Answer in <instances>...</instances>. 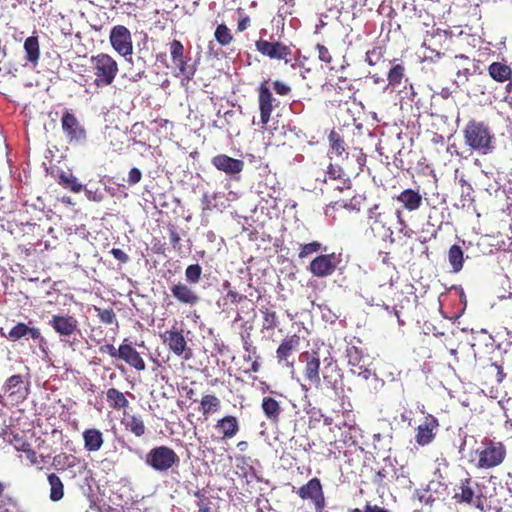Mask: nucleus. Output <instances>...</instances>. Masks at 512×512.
<instances>
[{
  "instance_id": "1",
  "label": "nucleus",
  "mask_w": 512,
  "mask_h": 512,
  "mask_svg": "<svg viewBox=\"0 0 512 512\" xmlns=\"http://www.w3.org/2000/svg\"><path fill=\"white\" fill-rule=\"evenodd\" d=\"M468 462L479 470H489L501 465L507 457V448L502 441L485 436L468 455Z\"/></svg>"
},
{
  "instance_id": "2",
  "label": "nucleus",
  "mask_w": 512,
  "mask_h": 512,
  "mask_svg": "<svg viewBox=\"0 0 512 512\" xmlns=\"http://www.w3.org/2000/svg\"><path fill=\"white\" fill-rule=\"evenodd\" d=\"M395 219L400 226L407 227V223L402 217V211L395 209L392 205L375 204L368 211V223L372 231L382 237H390L391 242H394L391 228Z\"/></svg>"
},
{
  "instance_id": "3",
  "label": "nucleus",
  "mask_w": 512,
  "mask_h": 512,
  "mask_svg": "<svg viewBox=\"0 0 512 512\" xmlns=\"http://www.w3.org/2000/svg\"><path fill=\"white\" fill-rule=\"evenodd\" d=\"M465 144L480 154L487 155L495 150V136L488 124L471 119L463 129Z\"/></svg>"
},
{
  "instance_id": "4",
  "label": "nucleus",
  "mask_w": 512,
  "mask_h": 512,
  "mask_svg": "<svg viewBox=\"0 0 512 512\" xmlns=\"http://www.w3.org/2000/svg\"><path fill=\"white\" fill-rule=\"evenodd\" d=\"M90 67L94 75V85L103 88L111 85L118 72L117 61L107 53H98L90 58Z\"/></svg>"
},
{
  "instance_id": "5",
  "label": "nucleus",
  "mask_w": 512,
  "mask_h": 512,
  "mask_svg": "<svg viewBox=\"0 0 512 512\" xmlns=\"http://www.w3.org/2000/svg\"><path fill=\"white\" fill-rule=\"evenodd\" d=\"M346 357L351 373L372 383V389L368 385L370 392H372V390L377 391L384 385V381L380 379L374 371L366 367L362 349L357 346H349L346 350Z\"/></svg>"
},
{
  "instance_id": "6",
  "label": "nucleus",
  "mask_w": 512,
  "mask_h": 512,
  "mask_svg": "<svg viewBox=\"0 0 512 512\" xmlns=\"http://www.w3.org/2000/svg\"><path fill=\"white\" fill-rule=\"evenodd\" d=\"M179 456L170 447L161 445L150 449L145 456V463L156 472H167L179 464Z\"/></svg>"
},
{
  "instance_id": "7",
  "label": "nucleus",
  "mask_w": 512,
  "mask_h": 512,
  "mask_svg": "<svg viewBox=\"0 0 512 512\" xmlns=\"http://www.w3.org/2000/svg\"><path fill=\"white\" fill-rule=\"evenodd\" d=\"M61 128L68 144L81 146L87 142V131L76 115L66 109L61 116Z\"/></svg>"
},
{
  "instance_id": "8",
  "label": "nucleus",
  "mask_w": 512,
  "mask_h": 512,
  "mask_svg": "<svg viewBox=\"0 0 512 512\" xmlns=\"http://www.w3.org/2000/svg\"><path fill=\"white\" fill-rule=\"evenodd\" d=\"M255 48L257 52L270 60L284 61L286 64L292 61V48L281 41H270L260 37L255 42Z\"/></svg>"
},
{
  "instance_id": "9",
  "label": "nucleus",
  "mask_w": 512,
  "mask_h": 512,
  "mask_svg": "<svg viewBox=\"0 0 512 512\" xmlns=\"http://www.w3.org/2000/svg\"><path fill=\"white\" fill-rule=\"evenodd\" d=\"M340 262V255L320 254L309 263L307 270L316 278H327L335 273Z\"/></svg>"
},
{
  "instance_id": "10",
  "label": "nucleus",
  "mask_w": 512,
  "mask_h": 512,
  "mask_svg": "<svg viewBox=\"0 0 512 512\" xmlns=\"http://www.w3.org/2000/svg\"><path fill=\"white\" fill-rule=\"evenodd\" d=\"M111 47L122 57L131 56L133 53V41L130 30L124 25H115L109 34Z\"/></svg>"
},
{
  "instance_id": "11",
  "label": "nucleus",
  "mask_w": 512,
  "mask_h": 512,
  "mask_svg": "<svg viewBox=\"0 0 512 512\" xmlns=\"http://www.w3.org/2000/svg\"><path fill=\"white\" fill-rule=\"evenodd\" d=\"M163 343L176 356L189 360L192 356V350L188 347L187 341L182 330L173 327L160 335Z\"/></svg>"
},
{
  "instance_id": "12",
  "label": "nucleus",
  "mask_w": 512,
  "mask_h": 512,
  "mask_svg": "<svg viewBox=\"0 0 512 512\" xmlns=\"http://www.w3.org/2000/svg\"><path fill=\"white\" fill-rule=\"evenodd\" d=\"M168 45L171 60L175 67L178 69L177 75L184 76L188 81L191 80L195 75L196 69L193 66L188 65L190 58L184 54V45L177 39H173L171 42H169Z\"/></svg>"
},
{
  "instance_id": "13",
  "label": "nucleus",
  "mask_w": 512,
  "mask_h": 512,
  "mask_svg": "<svg viewBox=\"0 0 512 512\" xmlns=\"http://www.w3.org/2000/svg\"><path fill=\"white\" fill-rule=\"evenodd\" d=\"M302 500H310L317 512H322L325 507V496L320 479L314 477L297 490Z\"/></svg>"
},
{
  "instance_id": "14",
  "label": "nucleus",
  "mask_w": 512,
  "mask_h": 512,
  "mask_svg": "<svg viewBox=\"0 0 512 512\" xmlns=\"http://www.w3.org/2000/svg\"><path fill=\"white\" fill-rule=\"evenodd\" d=\"M299 360L304 363L303 375L309 384L318 387L320 385V356L317 351H305L300 354Z\"/></svg>"
},
{
  "instance_id": "15",
  "label": "nucleus",
  "mask_w": 512,
  "mask_h": 512,
  "mask_svg": "<svg viewBox=\"0 0 512 512\" xmlns=\"http://www.w3.org/2000/svg\"><path fill=\"white\" fill-rule=\"evenodd\" d=\"M439 426V420L434 415L426 414L416 428L415 442L422 447L431 444L437 436Z\"/></svg>"
},
{
  "instance_id": "16",
  "label": "nucleus",
  "mask_w": 512,
  "mask_h": 512,
  "mask_svg": "<svg viewBox=\"0 0 512 512\" xmlns=\"http://www.w3.org/2000/svg\"><path fill=\"white\" fill-rule=\"evenodd\" d=\"M301 345V337L298 334H293L283 338L276 349V359L279 364L284 363L285 366L293 368L294 361L289 359L299 351Z\"/></svg>"
},
{
  "instance_id": "17",
  "label": "nucleus",
  "mask_w": 512,
  "mask_h": 512,
  "mask_svg": "<svg viewBox=\"0 0 512 512\" xmlns=\"http://www.w3.org/2000/svg\"><path fill=\"white\" fill-rule=\"evenodd\" d=\"M49 325L62 338H69L80 331L78 320L73 315L68 314L52 315Z\"/></svg>"
},
{
  "instance_id": "18",
  "label": "nucleus",
  "mask_w": 512,
  "mask_h": 512,
  "mask_svg": "<svg viewBox=\"0 0 512 512\" xmlns=\"http://www.w3.org/2000/svg\"><path fill=\"white\" fill-rule=\"evenodd\" d=\"M2 336L6 337L9 341L16 342L23 338H31L33 340H39V347L42 348V344H46L45 338L41 335V331L38 327H29L23 322H18L12 327L6 334L1 333Z\"/></svg>"
},
{
  "instance_id": "19",
  "label": "nucleus",
  "mask_w": 512,
  "mask_h": 512,
  "mask_svg": "<svg viewBox=\"0 0 512 512\" xmlns=\"http://www.w3.org/2000/svg\"><path fill=\"white\" fill-rule=\"evenodd\" d=\"M477 485L470 477L460 480L458 489L455 491L454 499L458 503H466L483 509L481 496L475 495L473 486Z\"/></svg>"
},
{
  "instance_id": "20",
  "label": "nucleus",
  "mask_w": 512,
  "mask_h": 512,
  "mask_svg": "<svg viewBox=\"0 0 512 512\" xmlns=\"http://www.w3.org/2000/svg\"><path fill=\"white\" fill-rule=\"evenodd\" d=\"M452 39V32L437 28L432 33L428 34L423 42V46L435 53L440 57L443 53L441 50L448 48Z\"/></svg>"
},
{
  "instance_id": "21",
  "label": "nucleus",
  "mask_w": 512,
  "mask_h": 512,
  "mask_svg": "<svg viewBox=\"0 0 512 512\" xmlns=\"http://www.w3.org/2000/svg\"><path fill=\"white\" fill-rule=\"evenodd\" d=\"M267 83V81H264L260 83L258 87L260 122L263 126L267 125L271 119V114L274 109L273 102L275 101Z\"/></svg>"
},
{
  "instance_id": "22",
  "label": "nucleus",
  "mask_w": 512,
  "mask_h": 512,
  "mask_svg": "<svg viewBox=\"0 0 512 512\" xmlns=\"http://www.w3.org/2000/svg\"><path fill=\"white\" fill-rule=\"evenodd\" d=\"M344 421L336 426L339 429H345L340 438V442L346 447L355 446L357 444V434L360 431L359 427L356 425L354 415L351 411H346L343 413Z\"/></svg>"
},
{
  "instance_id": "23",
  "label": "nucleus",
  "mask_w": 512,
  "mask_h": 512,
  "mask_svg": "<svg viewBox=\"0 0 512 512\" xmlns=\"http://www.w3.org/2000/svg\"><path fill=\"white\" fill-rule=\"evenodd\" d=\"M172 296L181 304L195 306L200 302V297L195 290L183 282L174 283L170 287Z\"/></svg>"
},
{
  "instance_id": "24",
  "label": "nucleus",
  "mask_w": 512,
  "mask_h": 512,
  "mask_svg": "<svg viewBox=\"0 0 512 512\" xmlns=\"http://www.w3.org/2000/svg\"><path fill=\"white\" fill-rule=\"evenodd\" d=\"M213 166L226 174H239L244 168V162L240 159L232 158L225 154H218L211 160Z\"/></svg>"
},
{
  "instance_id": "25",
  "label": "nucleus",
  "mask_w": 512,
  "mask_h": 512,
  "mask_svg": "<svg viewBox=\"0 0 512 512\" xmlns=\"http://www.w3.org/2000/svg\"><path fill=\"white\" fill-rule=\"evenodd\" d=\"M118 354H120V359L136 370L144 371L146 369L143 358L131 344L122 343L118 348Z\"/></svg>"
},
{
  "instance_id": "26",
  "label": "nucleus",
  "mask_w": 512,
  "mask_h": 512,
  "mask_svg": "<svg viewBox=\"0 0 512 512\" xmlns=\"http://www.w3.org/2000/svg\"><path fill=\"white\" fill-rule=\"evenodd\" d=\"M215 429L219 432L222 439H232L240 431V424L237 417L225 415L216 421Z\"/></svg>"
},
{
  "instance_id": "27",
  "label": "nucleus",
  "mask_w": 512,
  "mask_h": 512,
  "mask_svg": "<svg viewBox=\"0 0 512 512\" xmlns=\"http://www.w3.org/2000/svg\"><path fill=\"white\" fill-rule=\"evenodd\" d=\"M4 393L8 394L15 401L24 400L27 395V389L24 387L21 375L9 377L3 387Z\"/></svg>"
},
{
  "instance_id": "28",
  "label": "nucleus",
  "mask_w": 512,
  "mask_h": 512,
  "mask_svg": "<svg viewBox=\"0 0 512 512\" xmlns=\"http://www.w3.org/2000/svg\"><path fill=\"white\" fill-rule=\"evenodd\" d=\"M390 64L391 67L387 73L388 86L396 89L408 81L406 68L405 65L399 63L397 59L390 61Z\"/></svg>"
},
{
  "instance_id": "29",
  "label": "nucleus",
  "mask_w": 512,
  "mask_h": 512,
  "mask_svg": "<svg viewBox=\"0 0 512 512\" xmlns=\"http://www.w3.org/2000/svg\"><path fill=\"white\" fill-rule=\"evenodd\" d=\"M84 448L87 452H97L104 444V435L97 428L85 429L82 433Z\"/></svg>"
},
{
  "instance_id": "30",
  "label": "nucleus",
  "mask_w": 512,
  "mask_h": 512,
  "mask_svg": "<svg viewBox=\"0 0 512 512\" xmlns=\"http://www.w3.org/2000/svg\"><path fill=\"white\" fill-rule=\"evenodd\" d=\"M261 409L267 420L272 424H278L283 411L279 401L271 396H265L261 402Z\"/></svg>"
},
{
  "instance_id": "31",
  "label": "nucleus",
  "mask_w": 512,
  "mask_h": 512,
  "mask_svg": "<svg viewBox=\"0 0 512 512\" xmlns=\"http://www.w3.org/2000/svg\"><path fill=\"white\" fill-rule=\"evenodd\" d=\"M396 200L400 202L403 207L408 211L418 210L422 205L421 194L411 188L403 190L397 197Z\"/></svg>"
},
{
  "instance_id": "32",
  "label": "nucleus",
  "mask_w": 512,
  "mask_h": 512,
  "mask_svg": "<svg viewBox=\"0 0 512 512\" xmlns=\"http://www.w3.org/2000/svg\"><path fill=\"white\" fill-rule=\"evenodd\" d=\"M326 175L324 177V183H328V181H337L339 184L336 185V189L343 190V189H349L351 182L348 178H345V174L343 169L334 164H329L326 170Z\"/></svg>"
},
{
  "instance_id": "33",
  "label": "nucleus",
  "mask_w": 512,
  "mask_h": 512,
  "mask_svg": "<svg viewBox=\"0 0 512 512\" xmlns=\"http://www.w3.org/2000/svg\"><path fill=\"white\" fill-rule=\"evenodd\" d=\"M25 58L32 66H37L40 60V44L37 36H29L24 41Z\"/></svg>"
},
{
  "instance_id": "34",
  "label": "nucleus",
  "mask_w": 512,
  "mask_h": 512,
  "mask_svg": "<svg viewBox=\"0 0 512 512\" xmlns=\"http://www.w3.org/2000/svg\"><path fill=\"white\" fill-rule=\"evenodd\" d=\"M80 463V459L72 454L61 452L56 454L52 460V466L59 472L71 469Z\"/></svg>"
},
{
  "instance_id": "35",
  "label": "nucleus",
  "mask_w": 512,
  "mask_h": 512,
  "mask_svg": "<svg viewBox=\"0 0 512 512\" xmlns=\"http://www.w3.org/2000/svg\"><path fill=\"white\" fill-rule=\"evenodd\" d=\"M122 424L136 437H142L146 433V426L140 415H128L122 420Z\"/></svg>"
},
{
  "instance_id": "36",
  "label": "nucleus",
  "mask_w": 512,
  "mask_h": 512,
  "mask_svg": "<svg viewBox=\"0 0 512 512\" xmlns=\"http://www.w3.org/2000/svg\"><path fill=\"white\" fill-rule=\"evenodd\" d=\"M488 73L492 79L500 83L509 80L512 76L511 68L501 62H493L490 64L488 67Z\"/></svg>"
},
{
  "instance_id": "37",
  "label": "nucleus",
  "mask_w": 512,
  "mask_h": 512,
  "mask_svg": "<svg viewBox=\"0 0 512 512\" xmlns=\"http://www.w3.org/2000/svg\"><path fill=\"white\" fill-rule=\"evenodd\" d=\"M109 407L114 410L125 409L129 405L125 394L116 388H109L106 392Z\"/></svg>"
},
{
  "instance_id": "38",
  "label": "nucleus",
  "mask_w": 512,
  "mask_h": 512,
  "mask_svg": "<svg viewBox=\"0 0 512 512\" xmlns=\"http://www.w3.org/2000/svg\"><path fill=\"white\" fill-rule=\"evenodd\" d=\"M221 408V400L214 394H205L202 396L199 411L203 416L216 413Z\"/></svg>"
},
{
  "instance_id": "39",
  "label": "nucleus",
  "mask_w": 512,
  "mask_h": 512,
  "mask_svg": "<svg viewBox=\"0 0 512 512\" xmlns=\"http://www.w3.org/2000/svg\"><path fill=\"white\" fill-rule=\"evenodd\" d=\"M47 480L50 485V500L58 502L64 497V484L56 473L47 475Z\"/></svg>"
},
{
  "instance_id": "40",
  "label": "nucleus",
  "mask_w": 512,
  "mask_h": 512,
  "mask_svg": "<svg viewBox=\"0 0 512 512\" xmlns=\"http://www.w3.org/2000/svg\"><path fill=\"white\" fill-rule=\"evenodd\" d=\"M236 473L239 477L246 480L247 483L254 477H256L255 468L249 463V458L240 456L236 458Z\"/></svg>"
},
{
  "instance_id": "41",
  "label": "nucleus",
  "mask_w": 512,
  "mask_h": 512,
  "mask_svg": "<svg viewBox=\"0 0 512 512\" xmlns=\"http://www.w3.org/2000/svg\"><path fill=\"white\" fill-rule=\"evenodd\" d=\"M448 261L454 273H458L463 269L464 253L459 245L454 244L449 248Z\"/></svg>"
},
{
  "instance_id": "42",
  "label": "nucleus",
  "mask_w": 512,
  "mask_h": 512,
  "mask_svg": "<svg viewBox=\"0 0 512 512\" xmlns=\"http://www.w3.org/2000/svg\"><path fill=\"white\" fill-rule=\"evenodd\" d=\"M260 313L262 315V331H273L279 325L277 313L272 307L262 306Z\"/></svg>"
},
{
  "instance_id": "43",
  "label": "nucleus",
  "mask_w": 512,
  "mask_h": 512,
  "mask_svg": "<svg viewBox=\"0 0 512 512\" xmlns=\"http://www.w3.org/2000/svg\"><path fill=\"white\" fill-rule=\"evenodd\" d=\"M57 181L59 185L73 193H79L84 187L72 173L61 172Z\"/></svg>"
},
{
  "instance_id": "44",
  "label": "nucleus",
  "mask_w": 512,
  "mask_h": 512,
  "mask_svg": "<svg viewBox=\"0 0 512 512\" xmlns=\"http://www.w3.org/2000/svg\"><path fill=\"white\" fill-rule=\"evenodd\" d=\"M390 470L394 472L395 488L399 490H410L412 488V481L409 476L405 473L404 469H396L391 463H389Z\"/></svg>"
},
{
  "instance_id": "45",
  "label": "nucleus",
  "mask_w": 512,
  "mask_h": 512,
  "mask_svg": "<svg viewBox=\"0 0 512 512\" xmlns=\"http://www.w3.org/2000/svg\"><path fill=\"white\" fill-rule=\"evenodd\" d=\"M326 249L327 248L325 246H323L318 241H312L310 243L300 244L298 258L305 259L313 254L318 253V252L326 251Z\"/></svg>"
},
{
  "instance_id": "46",
  "label": "nucleus",
  "mask_w": 512,
  "mask_h": 512,
  "mask_svg": "<svg viewBox=\"0 0 512 512\" xmlns=\"http://www.w3.org/2000/svg\"><path fill=\"white\" fill-rule=\"evenodd\" d=\"M214 37L218 44L221 46H228L233 41L231 30L224 23L219 24L216 27Z\"/></svg>"
},
{
  "instance_id": "47",
  "label": "nucleus",
  "mask_w": 512,
  "mask_h": 512,
  "mask_svg": "<svg viewBox=\"0 0 512 512\" xmlns=\"http://www.w3.org/2000/svg\"><path fill=\"white\" fill-rule=\"evenodd\" d=\"M328 138L331 151L337 156H341L345 152V142L343 138L336 131H331Z\"/></svg>"
},
{
  "instance_id": "48",
  "label": "nucleus",
  "mask_w": 512,
  "mask_h": 512,
  "mask_svg": "<svg viewBox=\"0 0 512 512\" xmlns=\"http://www.w3.org/2000/svg\"><path fill=\"white\" fill-rule=\"evenodd\" d=\"M202 276V267L199 264L188 265L185 269V279L190 285L199 283Z\"/></svg>"
},
{
  "instance_id": "49",
  "label": "nucleus",
  "mask_w": 512,
  "mask_h": 512,
  "mask_svg": "<svg viewBox=\"0 0 512 512\" xmlns=\"http://www.w3.org/2000/svg\"><path fill=\"white\" fill-rule=\"evenodd\" d=\"M194 497L197 498V507L198 512H213L212 510V501L210 498L206 495V493L203 490H196L193 493Z\"/></svg>"
},
{
  "instance_id": "50",
  "label": "nucleus",
  "mask_w": 512,
  "mask_h": 512,
  "mask_svg": "<svg viewBox=\"0 0 512 512\" xmlns=\"http://www.w3.org/2000/svg\"><path fill=\"white\" fill-rule=\"evenodd\" d=\"M324 87L327 92L340 93L345 90L351 91L350 81L343 77H339L336 82L330 81L326 83Z\"/></svg>"
},
{
  "instance_id": "51",
  "label": "nucleus",
  "mask_w": 512,
  "mask_h": 512,
  "mask_svg": "<svg viewBox=\"0 0 512 512\" xmlns=\"http://www.w3.org/2000/svg\"><path fill=\"white\" fill-rule=\"evenodd\" d=\"M385 50L382 46H375L366 52L365 61L369 66H375L384 57Z\"/></svg>"
},
{
  "instance_id": "52",
  "label": "nucleus",
  "mask_w": 512,
  "mask_h": 512,
  "mask_svg": "<svg viewBox=\"0 0 512 512\" xmlns=\"http://www.w3.org/2000/svg\"><path fill=\"white\" fill-rule=\"evenodd\" d=\"M167 231L172 248L179 251L181 249V231L172 223H168Z\"/></svg>"
},
{
  "instance_id": "53",
  "label": "nucleus",
  "mask_w": 512,
  "mask_h": 512,
  "mask_svg": "<svg viewBox=\"0 0 512 512\" xmlns=\"http://www.w3.org/2000/svg\"><path fill=\"white\" fill-rule=\"evenodd\" d=\"M95 310L97 312V316H98L99 320L102 323L107 324V325H110L113 323L117 324L116 314L112 308H109V309L95 308Z\"/></svg>"
},
{
  "instance_id": "54",
  "label": "nucleus",
  "mask_w": 512,
  "mask_h": 512,
  "mask_svg": "<svg viewBox=\"0 0 512 512\" xmlns=\"http://www.w3.org/2000/svg\"><path fill=\"white\" fill-rule=\"evenodd\" d=\"M236 13L238 15L237 31L243 32L250 27L251 19H250L249 15L246 14L245 10L241 7L236 9Z\"/></svg>"
},
{
  "instance_id": "55",
  "label": "nucleus",
  "mask_w": 512,
  "mask_h": 512,
  "mask_svg": "<svg viewBox=\"0 0 512 512\" xmlns=\"http://www.w3.org/2000/svg\"><path fill=\"white\" fill-rule=\"evenodd\" d=\"M315 49L318 52V59L325 63L329 69H333L331 66L333 58L329 49L325 45L319 43L316 44Z\"/></svg>"
},
{
  "instance_id": "56",
  "label": "nucleus",
  "mask_w": 512,
  "mask_h": 512,
  "mask_svg": "<svg viewBox=\"0 0 512 512\" xmlns=\"http://www.w3.org/2000/svg\"><path fill=\"white\" fill-rule=\"evenodd\" d=\"M25 457L30 462L31 465H35L38 470H42L43 467L39 466L40 461L39 458H41L42 461L45 460V457L43 455L38 456L36 451L32 448H27L25 450Z\"/></svg>"
},
{
  "instance_id": "57",
  "label": "nucleus",
  "mask_w": 512,
  "mask_h": 512,
  "mask_svg": "<svg viewBox=\"0 0 512 512\" xmlns=\"http://www.w3.org/2000/svg\"><path fill=\"white\" fill-rule=\"evenodd\" d=\"M390 467L389 465L388 466H385L383 467L382 469L378 470L375 474V477L373 479V482L378 485V486H381V487H385L386 486V483H385V479L388 477V475L390 474Z\"/></svg>"
},
{
  "instance_id": "58",
  "label": "nucleus",
  "mask_w": 512,
  "mask_h": 512,
  "mask_svg": "<svg viewBox=\"0 0 512 512\" xmlns=\"http://www.w3.org/2000/svg\"><path fill=\"white\" fill-rule=\"evenodd\" d=\"M273 89L276 92V94H278L280 96H287L292 91L291 87L288 84H286L280 80H275L273 82Z\"/></svg>"
},
{
  "instance_id": "59",
  "label": "nucleus",
  "mask_w": 512,
  "mask_h": 512,
  "mask_svg": "<svg viewBox=\"0 0 512 512\" xmlns=\"http://www.w3.org/2000/svg\"><path fill=\"white\" fill-rule=\"evenodd\" d=\"M488 370L491 373L495 372V381L498 384L502 383L506 377V373L503 371L502 366L498 365L497 363L490 364Z\"/></svg>"
},
{
  "instance_id": "60",
  "label": "nucleus",
  "mask_w": 512,
  "mask_h": 512,
  "mask_svg": "<svg viewBox=\"0 0 512 512\" xmlns=\"http://www.w3.org/2000/svg\"><path fill=\"white\" fill-rule=\"evenodd\" d=\"M225 300H228L231 304H238L246 299L245 295L238 293L234 289H229L226 295L223 296Z\"/></svg>"
},
{
  "instance_id": "61",
  "label": "nucleus",
  "mask_w": 512,
  "mask_h": 512,
  "mask_svg": "<svg viewBox=\"0 0 512 512\" xmlns=\"http://www.w3.org/2000/svg\"><path fill=\"white\" fill-rule=\"evenodd\" d=\"M281 5L279 7L280 15H292L293 8L295 6V0H280Z\"/></svg>"
},
{
  "instance_id": "62",
  "label": "nucleus",
  "mask_w": 512,
  "mask_h": 512,
  "mask_svg": "<svg viewBox=\"0 0 512 512\" xmlns=\"http://www.w3.org/2000/svg\"><path fill=\"white\" fill-rule=\"evenodd\" d=\"M142 173L138 168H131L128 173L129 185H135L141 181Z\"/></svg>"
},
{
  "instance_id": "63",
  "label": "nucleus",
  "mask_w": 512,
  "mask_h": 512,
  "mask_svg": "<svg viewBox=\"0 0 512 512\" xmlns=\"http://www.w3.org/2000/svg\"><path fill=\"white\" fill-rule=\"evenodd\" d=\"M99 350L101 353H106L113 358H120V354H118V349H116L113 344L102 345L100 346Z\"/></svg>"
},
{
  "instance_id": "64",
  "label": "nucleus",
  "mask_w": 512,
  "mask_h": 512,
  "mask_svg": "<svg viewBox=\"0 0 512 512\" xmlns=\"http://www.w3.org/2000/svg\"><path fill=\"white\" fill-rule=\"evenodd\" d=\"M363 512H390V510L376 504L372 505L370 503H367L364 506Z\"/></svg>"
}]
</instances>
